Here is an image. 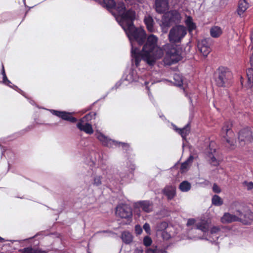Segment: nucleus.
I'll list each match as a JSON object with an SVG mask.
<instances>
[{
  "mask_svg": "<svg viewBox=\"0 0 253 253\" xmlns=\"http://www.w3.org/2000/svg\"><path fill=\"white\" fill-rule=\"evenodd\" d=\"M1 74L2 75V76H6V73L5 72V70L4 68L3 65H2V70H1Z\"/></svg>",
  "mask_w": 253,
  "mask_h": 253,
  "instance_id": "8fccbe9b",
  "label": "nucleus"
},
{
  "mask_svg": "<svg viewBox=\"0 0 253 253\" xmlns=\"http://www.w3.org/2000/svg\"><path fill=\"white\" fill-rule=\"evenodd\" d=\"M162 225H163L164 226L166 227V222L162 223Z\"/></svg>",
  "mask_w": 253,
  "mask_h": 253,
  "instance_id": "603ef678",
  "label": "nucleus"
},
{
  "mask_svg": "<svg viewBox=\"0 0 253 253\" xmlns=\"http://www.w3.org/2000/svg\"><path fill=\"white\" fill-rule=\"evenodd\" d=\"M130 41L134 40L139 45L146 41V35L144 30L136 28L134 24L124 29Z\"/></svg>",
  "mask_w": 253,
  "mask_h": 253,
  "instance_id": "7ed1b4c3",
  "label": "nucleus"
},
{
  "mask_svg": "<svg viewBox=\"0 0 253 253\" xmlns=\"http://www.w3.org/2000/svg\"><path fill=\"white\" fill-rule=\"evenodd\" d=\"M51 112L53 115L61 118L63 120L73 123H76L77 121V119L72 116L71 113L69 112L55 110H52Z\"/></svg>",
  "mask_w": 253,
  "mask_h": 253,
  "instance_id": "9b49d317",
  "label": "nucleus"
},
{
  "mask_svg": "<svg viewBox=\"0 0 253 253\" xmlns=\"http://www.w3.org/2000/svg\"><path fill=\"white\" fill-rule=\"evenodd\" d=\"M174 15H178V13L177 12L175 11V12H172L171 13H169L168 14V16L170 15V18L169 19V22L173 21L172 17V16H174Z\"/></svg>",
  "mask_w": 253,
  "mask_h": 253,
  "instance_id": "de8ad7c7",
  "label": "nucleus"
},
{
  "mask_svg": "<svg viewBox=\"0 0 253 253\" xmlns=\"http://www.w3.org/2000/svg\"><path fill=\"white\" fill-rule=\"evenodd\" d=\"M113 9H116L119 16H120L126 11V6L123 2H119L117 3H116V5Z\"/></svg>",
  "mask_w": 253,
  "mask_h": 253,
  "instance_id": "a878e982",
  "label": "nucleus"
},
{
  "mask_svg": "<svg viewBox=\"0 0 253 253\" xmlns=\"http://www.w3.org/2000/svg\"><path fill=\"white\" fill-rule=\"evenodd\" d=\"M143 228L147 234H150L151 229H150V225L149 223H145L144 224Z\"/></svg>",
  "mask_w": 253,
  "mask_h": 253,
  "instance_id": "58836bf2",
  "label": "nucleus"
},
{
  "mask_svg": "<svg viewBox=\"0 0 253 253\" xmlns=\"http://www.w3.org/2000/svg\"><path fill=\"white\" fill-rule=\"evenodd\" d=\"M138 208L147 213L151 212L153 210L154 204L152 201L149 200L140 201L137 203Z\"/></svg>",
  "mask_w": 253,
  "mask_h": 253,
  "instance_id": "ddd939ff",
  "label": "nucleus"
},
{
  "mask_svg": "<svg viewBox=\"0 0 253 253\" xmlns=\"http://www.w3.org/2000/svg\"><path fill=\"white\" fill-rule=\"evenodd\" d=\"M244 187H246L248 190H250L253 189V182H247L244 181L243 183Z\"/></svg>",
  "mask_w": 253,
  "mask_h": 253,
  "instance_id": "c9c22d12",
  "label": "nucleus"
},
{
  "mask_svg": "<svg viewBox=\"0 0 253 253\" xmlns=\"http://www.w3.org/2000/svg\"><path fill=\"white\" fill-rule=\"evenodd\" d=\"M97 138L102 143L103 145L107 147H111L112 145H116L117 143V141L108 138L101 133H100L97 136Z\"/></svg>",
  "mask_w": 253,
  "mask_h": 253,
  "instance_id": "f3484780",
  "label": "nucleus"
},
{
  "mask_svg": "<svg viewBox=\"0 0 253 253\" xmlns=\"http://www.w3.org/2000/svg\"><path fill=\"white\" fill-rule=\"evenodd\" d=\"M233 125L230 121L224 123L222 127L220 135L231 146H234L236 143L235 135L232 130Z\"/></svg>",
  "mask_w": 253,
  "mask_h": 253,
  "instance_id": "20e7f679",
  "label": "nucleus"
},
{
  "mask_svg": "<svg viewBox=\"0 0 253 253\" xmlns=\"http://www.w3.org/2000/svg\"><path fill=\"white\" fill-rule=\"evenodd\" d=\"M144 22L146 26L147 30L150 32H153L155 31L154 27V21L152 17L150 15L145 16Z\"/></svg>",
  "mask_w": 253,
  "mask_h": 253,
  "instance_id": "6ab92c4d",
  "label": "nucleus"
},
{
  "mask_svg": "<svg viewBox=\"0 0 253 253\" xmlns=\"http://www.w3.org/2000/svg\"><path fill=\"white\" fill-rule=\"evenodd\" d=\"M5 241L4 239L0 236V243H2Z\"/></svg>",
  "mask_w": 253,
  "mask_h": 253,
  "instance_id": "3c124183",
  "label": "nucleus"
},
{
  "mask_svg": "<svg viewBox=\"0 0 253 253\" xmlns=\"http://www.w3.org/2000/svg\"><path fill=\"white\" fill-rule=\"evenodd\" d=\"M233 74L230 69L226 67L220 66L214 74L216 85L221 87H229L232 84Z\"/></svg>",
  "mask_w": 253,
  "mask_h": 253,
  "instance_id": "f03ea898",
  "label": "nucleus"
},
{
  "mask_svg": "<svg viewBox=\"0 0 253 253\" xmlns=\"http://www.w3.org/2000/svg\"><path fill=\"white\" fill-rule=\"evenodd\" d=\"M163 193L167 196L168 200H171L176 195V187L174 186H166L162 191Z\"/></svg>",
  "mask_w": 253,
  "mask_h": 253,
  "instance_id": "2eb2a0df",
  "label": "nucleus"
},
{
  "mask_svg": "<svg viewBox=\"0 0 253 253\" xmlns=\"http://www.w3.org/2000/svg\"><path fill=\"white\" fill-rule=\"evenodd\" d=\"M181 59L180 51L174 47H172L167 51L164 62L166 65H171Z\"/></svg>",
  "mask_w": 253,
  "mask_h": 253,
  "instance_id": "423d86ee",
  "label": "nucleus"
},
{
  "mask_svg": "<svg viewBox=\"0 0 253 253\" xmlns=\"http://www.w3.org/2000/svg\"><path fill=\"white\" fill-rule=\"evenodd\" d=\"M239 216L231 214L229 213H225L221 218L223 223H230L234 221H239Z\"/></svg>",
  "mask_w": 253,
  "mask_h": 253,
  "instance_id": "412c9836",
  "label": "nucleus"
},
{
  "mask_svg": "<svg viewBox=\"0 0 253 253\" xmlns=\"http://www.w3.org/2000/svg\"><path fill=\"white\" fill-rule=\"evenodd\" d=\"M187 34V29L182 25L173 27L169 31V39L170 42L176 43L181 42V40Z\"/></svg>",
  "mask_w": 253,
  "mask_h": 253,
  "instance_id": "39448f33",
  "label": "nucleus"
},
{
  "mask_svg": "<svg viewBox=\"0 0 253 253\" xmlns=\"http://www.w3.org/2000/svg\"><path fill=\"white\" fill-rule=\"evenodd\" d=\"M249 7V3L246 0H240L239 2L238 8L237 9L238 14L241 16Z\"/></svg>",
  "mask_w": 253,
  "mask_h": 253,
  "instance_id": "4be33fe9",
  "label": "nucleus"
},
{
  "mask_svg": "<svg viewBox=\"0 0 253 253\" xmlns=\"http://www.w3.org/2000/svg\"><path fill=\"white\" fill-rule=\"evenodd\" d=\"M210 222L208 219H202L195 224L196 229L202 231L203 232H207L209 231Z\"/></svg>",
  "mask_w": 253,
  "mask_h": 253,
  "instance_id": "a211bd4d",
  "label": "nucleus"
},
{
  "mask_svg": "<svg viewBox=\"0 0 253 253\" xmlns=\"http://www.w3.org/2000/svg\"><path fill=\"white\" fill-rule=\"evenodd\" d=\"M197 46L199 50L205 57H207L211 51L210 44L207 39L202 40L199 42Z\"/></svg>",
  "mask_w": 253,
  "mask_h": 253,
  "instance_id": "f8f14e48",
  "label": "nucleus"
},
{
  "mask_svg": "<svg viewBox=\"0 0 253 253\" xmlns=\"http://www.w3.org/2000/svg\"><path fill=\"white\" fill-rule=\"evenodd\" d=\"M155 8L159 13L165 12L169 9L168 0H155Z\"/></svg>",
  "mask_w": 253,
  "mask_h": 253,
  "instance_id": "4468645a",
  "label": "nucleus"
},
{
  "mask_svg": "<svg viewBox=\"0 0 253 253\" xmlns=\"http://www.w3.org/2000/svg\"><path fill=\"white\" fill-rule=\"evenodd\" d=\"M121 238L125 243L128 244L132 241V236L130 233L128 231H124L122 234Z\"/></svg>",
  "mask_w": 253,
  "mask_h": 253,
  "instance_id": "cd10ccee",
  "label": "nucleus"
},
{
  "mask_svg": "<svg viewBox=\"0 0 253 253\" xmlns=\"http://www.w3.org/2000/svg\"><path fill=\"white\" fill-rule=\"evenodd\" d=\"M121 25L123 29L133 25L135 19V12L132 9L126 10L120 16Z\"/></svg>",
  "mask_w": 253,
  "mask_h": 253,
  "instance_id": "0eeeda50",
  "label": "nucleus"
},
{
  "mask_svg": "<svg viewBox=\"0 0 253 253\" xmlns=\"http://www.w3.org/2000/svg\"><path fill=\"white\" fill-rule=\"evenodd\" d=\"M191 187V184L187 181H182L179 186V189L182 192H187Z\"/></svg>",
  "mask_w": 253,
  "mask_h": 253,
  "instance_id": "c85d7f7f",
  "label": "nucleus"
},
{
  "mask_svg": "<svg viewBox=\"0 0 253 253\" xmlns=\"http://www.w3.org/2000/svg\"><path fill=\"white\" fill-rule=\"evenodd\" d=\"M152 242V239L149 236H145L143 239V244L146 247L150 246L151 245Z\"/></svg>",
  "mask_w": 253,
  "mask_h": 253,
  "instance_id": "72a5a7b5",
  "label": "nucleus"
},
{
  "mask_svg": "<svg viewBox=\"0 0 253 253\" xmlns=\"http://www.w3.org/2000/svg\"><path fill=\"white\" fill-rule=\"evenodd\" d=\"M252 44H253V40H252Z\"/></svg>",
  "mask_w": 253,
  "mask_h": 253,
  "instance_id": "864d4df0",
  "label": "nucleus"
},
{
  "mask_svg": "<svg viewBox=\"0 0 253 253\" xmlns=\"http://www.w3.org/2000/svg\"><path fill=\"white\" fill-rule=\"evenodd\" d=\"M212 190L214 193H219L221 192L220 187L215 183H214L212 187Z\"/></svg>",
  "mask_w": 253,
  "mask_h": 253,
  "instance_id": "79ce46f5",
  "label": "nucleus"
},
{
  "mask_svg": "<svg viewBox=\"0 0 253 253\" xmlns=\"http://www.w3.org/2000/svg\"><path fill=\"white\" fill-rule=\"evenodd\" d=\"M83 121L80 120L77 123V126L81 130L83 131L87 134H91L93 133V129L92 125L89 123H86L84 125L83 124Z\"/></svg>",
  "mask_w": 253,
  "mask_h": 253,
  "instance_id": "dca6fc26",
  "label": "nucleus"
},
{
  "mask_svg": "<svg viewBox=\"0 0 253 253\" xmlns=\"http://www.w3.org/2000/svg\"><path fill=\"white\" fill-rule=\"evenodd\" d=\"M99 1L101 5L108 10L113 9L116 5L114 0H99Z\"/></svg>",
  "mask_w": 253,
  "mask_h": 253,
  "instance_id": "5701e85b",
  "label": "nucleus"
},
{
  "mask_svg": "<svg viewBox=\"0 0 253 253\" xmlns=\"http://www.w3.org/2000/svg\"><path fill=\"white\" fill-rule=\"evenodd\" d=\"M173 79L174 80V84L176 85L180 86L183 84V79L181 76L178 74H174L173 76Z\"/></svg>",
  "mask_w": 253,
  "mask_h": 253,
  "instance_id": "7c9ffc66",
  "label": "nucleus"
},
{
  "mask_svg": "<svg viewBox=\"0 0 253 253\" xmlns=\"http://www.w3.org/2000/svg\"><path fill=\"white\" fill-rule=\"evenodd\" d=\"M247 77H253V69L252 68H249L247 70Z\"/></svg>",
  "mask_w": 253,
  "mask_h": 253,
  "instance_id": "49530a36",
  "label": "nucleus"
},
{
  "mask_svg": "<svg viewBox=\"0 0 253 253\" xmlns=\"http://www.w3.org/2000/svg\"><path fill=\"white\" fill-rule=\"evenodd\" d=\"M146 253H156V249H148L146 251Z\"/></svg>",
  "mask_w": 253,
  "mask_h": 253,
  "instance_id": "09e8293b",
  "label": "nucleus"
},
{
  "mask_svg": "<svg viewBox=\"0 0 253 253\" xmlns=\"http://www.w3.org/2000/svg\"><path fill=\"white\" fill-rule=\"evenodd\" d=\"M96 114L94 112H90L89 113L87 114L86 115H85L82 119V121L83 122L84 121H89L93 119H94L95 118Z\"/></svg>",
  "mask_w": 253,
  "mask_h": 253,
  "instance_id": "2f4dec72",
  "label": "nucleus"
},
{
  "mask_svg": "<svg viewBox=\"0 0 253 253\" xmlns=\"http://www.w3.org/2000/svg\"><path fill=\"white\" fill-rule=\"evenodd\" d=\"M212 204L216 206H220L223 204L222 199L218 195H214L212 198Z\"/></svg>",
  "mask_w": 253,
  "mask_h": 253,
  "instance_id": "c756f323",
  "label": "nucleus"
},
{
  "mask_svg": "<svg viewBox=\"0 0 253 253\" xmlns=\"http://www.w3.org/2000/svg\"><path fill=\"white\" fill-rule=\"evenodd\" d=\"M174 130L178 132L182 137L183 139H186L187 136L190 131V126L189 124L186 125L182 128H179L176 126H174Z\"/></svg>",
  "mask_w": 253,
  "mask_h": 253,
  "instance_id": "aec40b11",
  "label": "nucleus"
},
{
  "mask_svg": "<svg viewBox=\"0 0 253 253\" xmlns=\"http://www.w3.org/2000/svg\"><path fill=\"white\" fill-rule=\"evenodd\" d=\"M253 139L251 129L248 127L241 129L238 135V139L241 145L251 142Z\"/></svg>",
  "mask_w": 253,
  "mask_h": 253,
  "instance_id": "1a4fd4ad",
  "label": "nucleus"
},
{
  "mask_svg": "<svg viewBox=\"0 0 253 253\" xmlns=\"http://www.w3.org/2000/svg\"><path fill=\"white\" fill-rule=\"evenodd\" d=\"M194 160V157L190 155L188 158L181 165L180 170L181 172H185L192 163Z\"/></svg>",
  "mask_w": 253,
  "mask_h": 253,
  "instance_id": "b1692460",
  "label": "nucleus"
},
{
  "mask_svg": "<svg viewBox=\"0 0 253 253\" xmlns=\"http://www.w3.org/2000/svg\"><path fill=\"white\" fill-rule=\"evenodd\" d=\"M236 214L239 216V221L245 225H248L253 221V212L250 210H247L243 212L240 211H237Z\"/></svg>",
  "mask_w": 253,
  "mask_h": 253,
  "instance_id": "9d476101",
  "label": "nucleus"
},
{
  "mask_svg": "<svg viewBox=\"0 0 253 253\" xmlns=\"http://www.w3.org/2000/svg\"><path fill=\"white\" fill-rule=\"evenodd\" d=\"M158 38L154 35H150L144 44L141 52L132 44L131 56L136 67H138L141 60L150 66L154 65L156 60L163 55L162 50L157 45Z\"/></svg>",
  "mask_w": 253,
  "mask_h": 253,
  "instance_id": "f257e3e1",
  "label": "nucleus"
},
{
  "mask_svg": "<svg viewBox=\"0 0 253 253\" xmlns=\"http://www.w3.org/2000/svg\"><path fill=\"white\" fill-rule=\"evenodd\" d=\"M102 177L100 176H96L94 178L93 184L96 186H99L101 184Z\"/></svg>",
  "mask_w": 253,
  "mask_h": 253,
  "instance_id": "f704fd0d",
  "label": "nucleus"
},
{
  "mask_svg": "<svg viewBox=\"0 0 253 253\" xmlns=\"http://www.w3.org/2000/svg\"><path fill=\"white\" fill-rule=\"evenodd\" d=\"M209 157L210 158V163L211 165L213 166H217L219 165V161L215 158L212 153L209 154Z\"/></svg>",
  "mask_w": 253,
  "mask_h": 253,
  "instance_id": "473e14b6",
  "label": "nucleus"
},
{
  "mask_svg": "<svg viewBox=\"0 0 253 253\" xmlns=\"http://www.w3.org/2000/svg\"><path fill=\"white\" fill-rule=\"evenodd\" d=\"M21 253H35L34 250L31 247L24 248L21 251Z\"/></svg>",
  "mask_w": 253,
  "mask_h": 253,
  "instance_id": "4c0bfd02",
  "label": "nucleus"
},
{
  "mask_svg": "<svg viewBox=\"0 0 253 253\" xmlns=\"http://www.w3.org/2000/svg\"><path fill=\"white\" fill-rule=\"evenodd\" d=\"M210 34L213 38H218L222 34V29L218 26H213L210 30Z\"/></svg>",
  "mask_w": 253,
  "mask_h": 253,
  "instance_id": "393cba45",
  "label": "nucleus"
},
{
  "mask_svg": "<svg viewBox=\"0 0 253 253\" xmlns=\"http://www.w3.org/2000/svg\"><path fill=\"white\" fill-rule=\"evenodd\" d=\"M247 84L248 87H252L253 85V77H247Z\"/></svg>",
  "mask_w": 253,
  "mask_h": 253,
  "instance_id": "a18cd8bd",
  "label": "nucleus"
},
{
  "mask_svg": "<svg viewBox=\"0 0 253 253\" xmlns=\"http://www.w3.org/2000/svg\"><path fill=\"white\" fill-rule=\"evenodd\" d=\"M115 146H119L122 147L125 150L127 151L129 148V145L128 143L123 142H118Z\"/></svg>",
  "mask_w": 253,
  "mask_h": 253,
  "instance_id": "e433bc0d",
  "label": "nucleus"
},
{
  "mask_svg": "<svg viewBox=\"0 0 253 253\" xmlns=\"http://www.w3.org/2000/svg\"><path fill=\"white\" fill-rule=\"evenodd\" d=\"M135 231L137 235H140L142 232V229L139 225L135 226Z\"/></svg>",
  "mask_w": 253,
  "mask_h": 253,
  "instance_id": "a19ab883",
  "label": "nucleus"
},
{
  "mask_svg": "<svg viewBox=\"0 0 253 253\" xmlns=\"http://www.w3.org/2000/svg\"><path fill=\"white\" fill-rule=\"evenodd\" d=\"M142 253V251H141V252H140V253Z\"/></svg>",
  "mask_w": 253,
  "mask_h": 253,
  "instance_id": "5fc2aeb1",
  "label": "nucleus"
},
{
  "mask_svg": "<svg viewBox=\"0 0 253 253\" xmlns=\"http://www.w3.org/2000/svg\"><path fill=\"white\" fill-rule=\"evenodd\" d=\"M116 214L117 216L126 219L128 221L130 222L132 216V209L126 204L119 205L116 208Z\"/></svg>",
  "mask_w": 253,
  "mask_h": 253,
  "instance_id": "6e6552de",
  "label": "nucleus"
},
{
  "mask_svg": "<svg viewBox=\"0 0 253 253\" xmlns=\"http://www.w3.org/2000/svg\"><path fill=\"white\" fill-rule=\"evenodd\" d=\"M220 231V228L219 226H213L211 229V233L215 234L219 232Z\"/></svg>",
  "mask_w": 253,
  "mask_h": 253,
  "instance_id": "ea45409f",
  "label": "nucleus"
},
{
  "mask_svg": "<svg viewBox=\"0 0 253 253\" xmlns=\"http://www.w3.org/2000/svg\"><path fill=\"white\" fill-rule=\"evenodd\" d=\"M185 24L189 33H191L196 28V24L193 22L192 18L191 16H188L187 18L185 21Z\"/></svg>",
  "mask_w": 253,
  "mask_h": 253,
  "instance_id": "bb28decb",
  "label": "nucleus"
},
{
  "mask_svg": "<svg viewBox=\"0 0 253 253\" xmlns=\"http://www.w3.org/2000/svg\"><path fill=\"white\" fill-rule=\"evenodd\" d=\"M3 83L7 85L11 86V82L7 79L6 75L3 77Z\"/></svg>",
  "mask_w": 253,
  "mask_h": 253,
  "instance_id": "37998d69",
  "label": "nucleus"
},
{
  "mask_svg": "<svg viewBox=\"0 0 253 253\" xmlns=\"http://www.w3.org/2000/svg\"><path fill=\"white\" fill-rule=\"evenodd\" d=\"M196 220L194 218H189L188 221H187V224H186V225L187 226H191V225H194L195 224H196Z\"/></svg>",
  "mask_w": 253,
  "mask_h": 253,
  "instance_id": "c03bdc74",
  "label": "nucleus"
}]
</instances>
